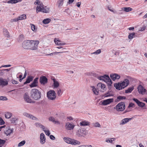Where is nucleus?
<instances>
[{
  "mask_svg": "<svg viewBox=\"0 0 147 147\" xmlns=\"http://www.w3.org/2000/svg\"><path fill=\"white\" fill-rule=\"evenodd\" d=\"M9 69H0V76H2L3 75L5 71H9Z\"/></svg>",
  "mask_w": 147,
  "mask_h": 147,
  "instance_id": "35",
  "label": "nucleus"
},
{
  "mask_svg": "<svg viewBox=\"0 0 147 147\" xmlns=\"http://www.w3.org/2000/svg\"><path fill=\"white\" fill-rule=\"evenodd\" d=\"M110 77L113 81H115L116 79H119L120 78V76L116 74H111Z\"/></svg>",
  "mask_w": 147,
  "mask_h": 147,
  "instance_id": "17",
  "label": "nucleus"
},
{
  "mask_svg": "<svg viewBox=\"0 0 147 147\" xmlns=\"http://www.w3.org/2000/svg\"><path fill=\"white\" fill-rule=\"evenodd\" d=\"M92 90L94 94L96 95H98V91H97L96 89L94 87V86L92 87Z\"/></svg>",
  "mask_w": 147,
  "mask_h": 147,
  "instance_id": "42",
  "label": "nucleus"
},
{
  "mask_svg": "<svg viewBox=\"0 0 147 147\" xmlns=\"http://www.w3.org/2000/svg\"><path fill=\"white\" fill-rule=\"evenodd\" d=\"M80 147H92L91 145H82L80 146Z\"/></svg>",
  "mask_w": 147,
  "mask_h": 147,
  "instance_id": "61",
  "label": "nucleus"
},
{
  "mask_svg": "<svg viewBox=\"0 0 147 147\" xmlns=\"http://www.w3.org/2000/svg\"><path fill=\"white\" fill-rule=\"evenodd\" d=\"M50 138L52 140H54L55 139V137L53 135H51L50 136Z\"/></svg>",
  "mask_w": 147,
  "mask_h": 147,
  "instance_id": "64",
  "label": "nucleus"
},
{
  "mask_svg": "<svg viewBox=\"0 0 147 147\" xmlns=\"http://www.w3.org/2000/svg\"><path fill=\"white\" fill-rule=\"evenodd\" d=\"M29 118L33 120H36L37 119L36 117L33 116V115L31 114H30V116Z\"/></svg>",
  "mask_w": 147,
  "mask_h": 147,
  "instance_id": "55",
  "label": "nucleus"
},
{
  "mask_svg": "<svg viewBox=\"0 0 147 147\" xmlns=\"http://www.w3.org/2000/svg\"><path fill=\"white\" fill-rule=\"evenodd\" d=\"M23 98L24 101L28 103H31L34 102V101L30 97L28 92H26L24 93L23 95Z\"/></svg>",
  "mask_w": 147,
  "mask_h": 147,
  "instance_id": "9",
  "label": "nucleus"
},
{
  "mask_svg": "<svg viewBox=\"0 0 147 147\" xmlns=\"http://www.w3.org/2000/svg\"><path fill=\"white\" fill-rule=\"evenodd\" d=\"M108 8L109 11L113 12L114 13H116L115 11H114L113 9H111L109 6H108Z\"/></svg>",
  "mask_w": 147,
  "mask_h": 147,
  "instance_id": "62",
  "label": "nucleus"
},
{
  "mask_svg": "<svg viewBox=\"0 0 147 147\" xmlns=\"http://www.w3.org/2000/svg\"><path fill=\"white\" fill-rule=\"evenodd\" d=\"M11 82L13 84H17L18 83V82L16 80H11Z\"/></svg>",
  "mask_w": 147,
  "mask_h": 147,
  "instance_id": "63",
  "label": "nucleus"
},
{
  "mask_svg": "<svg viewBox=\"0 0 147 147\" xmlns=\"http://www.w3.org/2000/svg\"><path fill=\"white\" fill-rule=\"evenodd\" d=\"M97 78L99 80L106 82L108 86V89L109 90L111 89L112 87L111 85L112 82L108 75L105 74L102 76H98Z\"/></svg>",
  "mask_w": 147,
  "mask_h": 147,
  "instance_id": "2",
  "label": "nucleus"
},
{
  "mask_svg": "<svg viewBox=\"0 0 147 147\" xmlns=\"http://www.w3.org/2000/svg\"><path fill=\"white\" fill-rule=\"evenodd\" d=\"M114 108L117 111H123L125 108V103L123 102H121L117 104Z\"/></svg>",
  "mask_w": 147,
  "mask_h": 147,
  "instance_id": "4",
  "label": "nucleus"
},
{
  "mask_svg": "<svg viewBox=\"0 0 147 147\" xmlns=\"http://www.w3.org/2000/svg\"><path fill=\"white\" fill-rule=\"evenodd\" d=\"M115 140V138H111V140L108 139L107 140H106V142H110L111 143H112V142L113 141H114Z\"/></svg>",
  "mask_w": 147,
  "mask_h": 147,
  "instance_id": "51",
  "label": "nucleus"
},
{
  "mask_svg": "<svg viewBox=\"0 0 147 147\" xmlns=\"http://www.w3.org/2000/svg\"><path fill=\"white\" fill-rule=\"evenodd\" d=\"M80 124L82 126H87L90 125V122L86 121H83L81 122Z\"/></svg>",
  "mask_w": 147,
  "mask_h": 147,
  "instance_id": "28",
  "label": "nucleus"
},
{
  "mask_svg": "<svg viewBox=\"0 0 147 147\" xmlns=\"http://www.w3.org/2000/svg\"><path fill=\"white\" fill-rule=\"evenodd\" d=\"M24 36L23 35H20L19 36V41L20 40H22L23 39Z\"/></svg>",
  "mask_w": 147,
  "mask_h": 147,
  "instance_id": "59",
  "label": "nucleus"
},
{
  "mask_svg": "<svg viewBox=\"0 0 147 147\" xmlns=\"http://www.w3.org/2000/svg\"><path fill=\"white\" fill-rule=\"evenodd\" d=\"M8 84V82L5 79H3L2 78H0V85L2 86H5Z\"/></svg>",
  "mask_w": 147,
  "mask_h": 147,
  "instance_id": "19",
  "label": "nucleus"
},
{
  "mask_svg": "<svg viewBox=\"0 0 147 147\" xmlns=\"http://www.w3.org/2000/svg\"><path fill=\"white\" fill-rule=\"evenodd\" d=\"M30 40H24L22 43L23 47L25 49H30Z\"/></svg>",
  "mask_w": 147,
  "mask_h": 147,
  "instance_id": "11",
  "label": "nucleus"
},
{
  "mask_svg": "<svg viewBox=\"0 0 147 147\" xmlns=\"http://www.w3.org/2000/svg\"><path fill=\"white\" fill-rule=\"evenodd\" d=\"M105 85L102 83H99L97 85L96 88L98 91L103 92L105 91Z\"/></svg>",
  "mask_w": 147,
  "mask_h": 147,
  "instance_id": "10",
  "label": "nucleus"
},
{
  "mask_svg": "<svg viewBox=\"0 0 147 147\" xmlns=\"http://www.w3.org/2000/svg\"><path fill=\"white\" fill-rule=\"evenodd\" d=\"M132 118H126L122 119L120 123V125H124L131 120Z\"/></svg>",
  "mask_w": 147,
  "mask_h": 147,
  "instance_id": "20",
  "label": "nucleus"
},
{
  "mask_svg": "<svg viewBox=\"0 0 147 147\" xmlns=\"http://www.w3.org/2000/svg\"><path fill=\"white\" fill-rule=\"evenodd\" d=\"M51 21V19L49 18H47L43 20L42 22L43 24H46L49 23Z\"/></svg>",
  "mask_w": 147,
  "mask_h": 147,
  "instance_id": "38",
  "label": "nucleus"
},
{
  "mask_svg": "<svg viewBox=\"0 0 147 147\" xmlns=\"http://www.w3.org/2000/svg\"><path fill=\"white\" fill-rule=\"evenodd\" d=\"M7 100V98L5 96H0V100Z\"/></svg>",
  "mask_w": 147,
  "mask_h": 147,
  "instance_id": "52",
  "label": "nucleus"
},
{
  "mask_svg": "<svg viewBox=\"0 0 147 147\" xmlns=\"http://www.w3.org/2000/svg\"><path fill=\"white\" fill-rule=\"evenodd\" d=\"M33 78V77L32 76H28L26 79V81L24 82V85H25L27 84L30 83V82L32 81Z\"/></svg>",
  "mask_w": 147,
  "mask_h": 147,
  "instance_id": "21",
  "label": "nucleus"
},
{
  "mask_svg": "<svg viewBox=\"0 0 147 147\" xmlns=\"http://www.w3.org/2000/svg\"><path fill=\"white\" fill-rule=\"evenodd\" d=\"M3 30L4 35L7 37L9 38L10 35L7 30L6 29L3 28Z\"/></svg>",
  "mask_w": 147,
  "mask_h": 147,
  "instance_id": "27",
  "label": "nucleus"
},
{
  "mask_svg": "<svg viewBox=\"0 0 147 147\" xmlns=\"http://www.w3.org/2000/svg\"><path fill=\"white\" fill-rule=\"evenodd\" d=\"M25 142H26L25 140L22 141L19 143L18 146L19 147L22 146L25 143Z\"/></svg>",
  "mask_w": 147,
  "mask_h": 147,
  "instance_id": "47",
  "label": "nucleus"
},
{
  "mask_svg": "<svg viewBox=\"0 0 147 147\" xmlns=\"http://www.w3.org/2000/svg\"><path fill=\"white\" fill-rule=\"evenodd\" d=\"M114 95L112 93H109V92H107L105 94V97H108L110 96H113Z\"/></svg>",
  "mask_w": 147,
  "mask_h": 147,
  "instance_id": "43",
  "label": "nucleus"
},
{
  "mask_svg": "<svg viewBox=\"0 0 147 147\" xmlns=\"http://www.w3.org/2000/svg\"><path fill=\"white\" fill-rule=\"evenodd\" d=\"M135 33L134 32H133L129 34L128 36V38L129 39H131L134 37V36Z\"/></svg>",
  "mask_w": 147,
  "mask_h": 147,
  "instance_id": "44",
  "label": "nucleus"
},
{
  "mask_svg": "<svg viewBox=\"0 0 147 147\" xmlns=\"http://www.w3.org/2000/svg\"><path fill=\"white\" fill-rule=\"evenodd\" d=\"M101 52V51L100 49H98L95 52L92 53H91V54H96L98 55Z\"/></svg>",
  "mask_w": 147,
  "mask_h": 147,
  "instance_id": "46",
  "label": "nucleus"
},
{
  "mask_svg": "<svg viewBox=\"0 0 147 147\" xmlns=\"http://www.w3.org/2000/svg\"><path fill=\"white\" fill-rule=\"evenodd\" d=\"M138 89L139 92L140 94H145L146 92V90L142 86L140 85H139L138 87Z\"/></svg>",
  "mask_w": 147,
  "mask_h": 147,
  "instance_id": "14",
  "label": "nucleus"
},
{
  "mask_svg": "<svg viewBox=\"0 0 147 147\" xmlns=\"http://www.w3.org/2000/svg\"><path fill=\"white\" fill-rule=\"evenodd\" d=\"M47 96L49 99L53 100L56 98V93L54 90H51L48 91L47 93Z\"/></svg>",
  "mask_w": 147,
  "mask_h": 147,
  "instance_id": "6",
  "label": "nucleus"
},
{
  "mask_svg": "<svg viewBox=\"0 0 147 147\" xmlns=\"http://www.w3.org/2000/svg\"><path fill=\"white\" fill-rule=\"evenodd\" d=\"M87 133L86 130L84 129L80 128L77 131L76 135L79 137L85 136Z\"/></svg>",
  "mask_w": 147,
  "mask_h": 147,
  "instance_id": "7",
  "label": "nucleus"
},
{
  "mask_svg": "<svg viewBox=\"0 0 147 147\" xmlns=\"http://www.w3.org/2000/svg\"><path fill=\"white\" fill-rule=\"evenodd\" d=\"M71 144L74 145H79L80 144V142L77 140L72 139Z\"/></svg>",
  "mask_w": 147,
  "mask_h": 147,
  "instance_id": "30",
  "label": "nucleus"
},
{
  "mask_svg": "<svg viewBox=\"0 0 147 147\" xmlns=\"http://www.w3.org/2000/svg\"><path fill=\"white\" fill-rule=\"evenodd\" d=\"M134 88L133 87H130L127 90H125V92L126 93L129 92H131L132 91L134 90Z\"/></svg>",
  "mask_w": 147,
  "mask_h": 147,
  "instance_id": "37",
  "label": "nucleus"
},
{
  "mask_svg": "<svg viewBox=\"0 0 147 147\" xmlns=\"http://www.w3.org/2000/svg\"><path fill=\"white\" fill-rule=\"evenodd\" d=\"M64 0H58L56 4L58 7L60 8L63 5V1Z\"/></svg>",
  "mask_w": 147,
  "mask_h": 147,
  "instance_id": "26",
  "label": "nucleus"
},
{
  "mask_svg": "<svg viewBox=\"0 0 147 147\" xmlns=\"http://www.w3.org/2000/svg\"><path fill=\"white\" fill-rule=\"evenodd\" d=\"M133 100L138 105V103H139V102L140 101L138 99L136 98H134L133 99Z\"/></svg>",
  "mask_w": 147,
  "mask_h": 147,
  "instance_id": "58",
  "label": "nucleus"
},
{
  "mask_svg": "<svg viewBox=\"0 0 147 147\" xmlns=\"http://www.w3.org/2000/svg\"><path fill=\"white\" fill-rule=\"evenodd\" d=\"M41 92L36 88L32 89L30 93L31 98L35 100H38L41 98Z\"/></svg>",
  "mask_w": 147,
  "mask_h": 147,
  "instance_id": "1",
  "label": "nucleus"
},
{
  "mask_svg": "<svg viewBox=\"0 0 147 147\" xmlns=\"http://www.w3.org/2000/svg\"><path fill=\"white\" fill-rule=\"evenodd\" d=\"M39 81L41 84L44 85L47 83L48 79L45 76H43L40 77Z\"/></svg>",
  "mask_w": 147,
  "mask_h": 147,
  "instance_id": "13",
  "label": "nucleus"
},
{
  "mask_svg": "<svg viewBox=\"0 0 147 147\" xmlns=\"http://www.w3.org/2000/svg\"><path fill=\"white\" fill-rule=\"evenodd\" d=\"M94 126L96 127H100L101 126L100 124L96 122L94 124Z\"/></svg>",
  "mask_w": 147,
  "mask_h": 147,
  "instance_id": "57",
  "label": "nucleus"
},
{
  "mask_svg": "<svg viewBox=\"0 0 147 147\" xmlns=\"http://www.w3.org/2000/svg\"><path fill=\"white\" fill-rule=\"evenodd\" d=\"M126 97L123 96H119L117 97V101L119 102L121 100L123 99H126Z\"/></svg>",
  "mask_w": 147,
  "mask_h": 147,
  "instance_id": "32",
  "label": "nucleus"
},
{
  "mask_svg": "<svg viewBox=\"0 0 147 147\" xmlns=\"http://www.w3.org/2000/svg\"><path fill=\"white\" fill-rule=\"evenodd\" d=\"M132 10V9L130 7H125L121 8V10L125 11V12H128Z\"/></svg>",
  "mask_w": 147,
  "mask_h": 147,
  "instance_id": "31",
  "label": "nucleus"
},
{
  "mask_svg": "<svg viewBox=\"0 0 147 147\" xmlns=\"http://www.w3.org/2000/svg\"><path fill=\"white\" fill-rule=\"evenodd\" d=\"M11 116V114L9 112L6 113L5 115V118L7 119H9L10 118Z\"/></svg>",
  "mask_w": 147,
  "mask_h": 147,
  "instance_id": "39",
  "label": "nucleus"
},
{
  "mask_svg": "<svg viewBox=\"0 0 147 147\" xmlns=\"http://www.w3.org/2000/svg\"><path fill=\"white\" fill-rule=\"evenodd\" d=\"M129 84V80L125 79L121 83H115L114 86L117 89L119 90L124 88L125 87L127 86Z\"/></svg>",
  "mask_w": 147,
  "mask_h": 147,
  "instance_id": "3",
  "label": "nucleus"
},
{
  "mask_svg": "<svg viewBox=\"0 0 147 147\" xmlns=\"http://www.w3.org/2000/svg\"><path fill=\"white\" fill-rule=\"evenodd\" d=\"M42 7H41L40 6H37L36 8V11L37 13L39 11H42Z\"/></svg>",
  "mask_w": 147,
  "mask_h": 147,
  "instance_id": "49",
  "label": "nucleus"
},
{
  "mask_svg": "<svg viewBox=\"0 0 147 147\" xmlns=\"http://www.w3.org/2000/svg\"><path fill=\"white\" fill-rule=\"evenodd\" d=\"M5 140L0 139V147H2V146L5 144Z\"/></svg>",
  "mask_w": 147,
  "mask_h": 147,
  "instance_id": "40",
  "label": "nucleus"
},
{
  "mask_svg": "<svg viewBox=\"0 0 147 147\" xmlns=\"http://www.w3.org/2000/svg\"><path fill=\"white\" fill-rule=\"evenodd\" d=\"M26 14H24L21 15L18 17V20H22L25 19L26 18Z\"/></svg>",
  "mask_w": 147,
  "mask_h": 147,
  "instance_id": "36",
  "label": "nucleus"
},
{
  "mask_svg": "<svg viewBox=\"0 0 147 147\" xmlns=\"http://www.w3.org/2000/svg\"><path fill=\"white\" fill-rule=\"evenodd\" d=\"M49 120L50 121H52L55 124H60V123L59 121H55V119L52 117H50L49 118Z\"/></svg>",
  "mask_w": 147,
  "mask_h": 147,
  "instance_id": "24",
  "label": "nucleus"
},
{
  "mask_svg": "<svg viewBox=\"0 0 147 147\" xmlns=\"http://www.w3.org/2000/svg\"><path fill=\"white\" fill-rule=\"evenodd\" d=\"M64 50V49H62L61 50V52H55V53H51L50 54H49V55H53V54H56V53H63V52H64L63 51V50Z\"/></svg>",
  "mask_w": 147,
  "mask_h": 147,
  "instance_id": "54",
  "label": "nucleus"
},
{
  "mask_svg": "<svg viewBox=\"0 0 147 147\" xmlns=\"http://www.w3.org/2000/svg\"><path fill=\"white\" fill-rule=\"evenodd\" d=\"M39 42L38 40H30V49L32 50L37 49Z\"/></svg>",
  "mask_w": 147,
  "mask_h": 147,
  "instance_id": "5",
  "label": "nucleus"
},
{
  "mask_svg": "<svg viewBox=\"0 0 147 147\" xmlns=\"http://www.w3.org/2000/svg\"><path fill=\"white\" fill-rule=\"evenodd\" d=\"M13 131V129H8L6 130L5 132V134L7 135L8 136Z\"/></svg>",
  "mask_w": 147,
  "mask_h": 147,
  "instance_id": "34",
  "label": "nucleus"
},
{
  "mask_svg": "<svg viewBox=\"0 0 147 147\" xmlns=\"http://www.w3.org/2000/svg\"><path fill=\"white\" fill-rule=\"evenodd\" d=\"M35 125L36 127L42 129L45 132V134L47 136H49L50 134L49 130H45V127L41 123H35Z\"/></svg>",
  "mask_w": 147,
  "mask_h": 147,
  "instance_id": "8",
  "label": "nucleus"
},
{
  "mask_svg": "<svg viewBox=\"0 0 147 147\" xmlns=\"http://www.w3.org/2000/svg\"><path fill=\"white\" fill-rule=\"evenodd\" d=\"M23 114L24 116L29 118L30 116V114L26 112L24 113Z\"/></svg>",
  "mask_w": 147,
  "mask_h": 147,
  "instance_id": "56",
  "label": "nucleus"
},
{
  "mask_svg": "<svg viewBox=\"0 0 147 147\" xmlns=\"http://www.w3.org/2000/svg\"><path fill=\"white\" fill-rule=\"evenodd\" d=\"M54 41L56 44L58 45H65L64 43H61V41L58 39H57L56 38H55L54 39Z\"/></svg>",
  "mask_w": 147,
  "mask_h": 147,
  "instance_id": "23",
  "label": "nucleus"
},
{
  "mask_svg": "<svg viewBox=\"0 0 147 147\" xmlns=\"http://www.w3.org/2000/svg\"><path fill=\"white\" fill-rule=\"evenodd\" d=\"M145 105V104L144 103L140 101L139 103H138V105L141 107H143Z\"/></svg>",
  "mask_w": 147,
  "mask_h": 147,
  "instance_id": "48",
  "label": "nucleus"
},
{
  "mask_svg": "<svg viewBox=\"0 0 147 147\" xmlns=\"http://www.w3.org/2000/svg\"><path fill=\"white\" fill-rule=\"evenodd\" d=\"M38 78H36L34 80L32 83L30 85V88L36 87L38 86Z\"/></svg>",
  "mask_w": 147,
  "mask_h": 147,
  "instance_id": "15",
  "label": "nucleus"
},
{
  "mask_svg": "<svg viewBox=\"0 0 147 147\" xmlns=\"http://www.w3.org/2000/svg\"><path fill=\"white\" fill-rule=\"evenodd\" d=\"M40 142L42 144H43L45 142V137L43 133H41L40 135Z\"/></svg>",
  "mask_w": 147,
  "mask_h": 147,
  "instance_id": "18",
  "label": "nucleus"
},
{
  "mask_svg": "<svg viewBox=\"0 0 147 147\" xmlns=\"http://www.w3.org/2000/svg\"><path fill=\"white\" fill-rule=\"evenodd\" d=\"M75 125L72 123H70L69 122H67L66 124L65 128L67 130L73 129Z\"/></svg>",
  "mask_w": 147,
  "mask_h": 147,
  "instance_id": "16",
  "label": "nucleus"
},
{
  "mask_svg": "<svg viewBox=\"0 0 147 147\" xmlns=\"http://www.w3.org/2000/svg\"><path fill=\"white\" fill-rule=\"evenodd\" d=\"M53 88H57L59 86V84L58 81H57L56 79L55 78H53Z\"/></svg>",
  "mask_w": 147,
  "mask_h": 147,
  "instance_id": "22",
  "label": "nucleus"
},
{
  "mask_svg": "<svg viewBox=\"0 0 147 147\" xmlns=\"http://www.w3.org/2000/svg\"><path fill=\"white\" fill-rule=\"evenodd\" d=\"M102 25L103 27L104 28H107L108 24L106 22H103L102 24Z\"/></svg>",
  "mask_w": 147,
  "mask_h": 147,
  "instance_id": "50",
  "label": "nucleus"
},
{
  "mask_svg": "<svg viewBox=\"0 0 147 147\" xmlns=\"http://www.w3.org/2000/svg\"><path fill=\"white\" fill-rule=\"evenodd\" d=\"M64 12L68 14H70L71 12L69 8L65 9V11H64Z\"/></svg>",
  "mask_w": 147,
  "mask_h": 147,
  "instance_id": "53",
  "label": "nucleus"
},
{
  "mask_svg": "<svg viewBox=\"0 0 147 147\" xmlns=\"http://www.w3.org/2000/svg\"><path fill=\"white\" fill-rule=\"evenodd\" d=\"M63 140L66 143L71 144L72 139L67 137H64Z\"/></svg>",
  "mask_w": 147,
  "mask_h": 147,
  "instance_id": "25",
  "label": "nucleus"
},
{
  "mask_svg": "<svg viewBox=\"0 0 147 147\" xmlns=\"http://www.w3.org/2000/svg\"><path fill=\"white\" fill-rule=\"evenodd\" d=\"M57 93L58 96H60L62 94V92L61 91V90L59 88H58L57 90Z\"/></svg>",
  "mask_w": 147,
  "mask_h": 147,
  "instance_id": "45",
  "label": "nucleus"
},
{
  "mask_svg": "<svg viewBox=\"0 0 147 147\" xmlns=\"http://www.w3.org/2000/svg\"><path fill=\"white\" fill-rule=\"evenodd\" d=\"M22 0H10L7 2L8 3L16 4L19 2H21Z\"/></svg>",
  "mask_w": 147,
  "mask_h": 147,
  "instance_id": "29",
  "label": "nucleus"
},
{
  "mask_svg": "<svg viewBox=\"0 0 147 147\" xmlns=\"http://www.w3.org/2000/svg\"><path fill=\"white\" fill-rule=\"evenodd\" d=\"M17 119L16 118H13L11 120V122L13 123H16V121Z\"/></svg>",
  "mask_w": 147,
  "mask_h": 147,
  "instance_id": "60",
  "label": "nucleus"
},
{
  "mask_svg": "<svg viewBox=\"0 0 147 147\" xmlns=\"http://www.w3.org/2000/svg\"><path fill=\"white\" fill-rule=\"evenodd\" d=\"M30 25L31 26V28L32 30L34 31L36 30V28L35 26L33 24H30Z\"/></svg>",
  "mask_w": 147,
  "mask_h": 147,
  "instance_id": "41",
  "label": "nucleus"
},
{
  "mask_svg": "<svg viewBox=\"0 0 147 147\" xmlns=\"http://www.w3.org/2000/svg\"><path fill=\"white\" fill-rule=\"evenodd\" d=\"M49 8L47 7L46 6L45 7H43L42 9V12L44 13H47L49 12Z\"/></svg>",
  "mask_w": 147,
  "mask_h": 147,
  "instance_id": "33",
  "label": "nucleus"
},
{
  "mask_svg": "<svg viewBox=\"0 0 147 147\" xmlns=\"http://www.w3.org/2000/svg\"><path fill=\"white\" fill-rule=\"evenodd\" d=\"M113 98H109L102 101L100 103H102L101 105H106L113 102Z\"/></svg>",
  "mask_w": 147,
  "mask_h": 147,
  "instance_id": "12",
  "label": "nucleus"
}]
</instances>
